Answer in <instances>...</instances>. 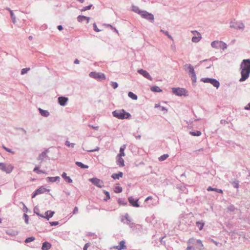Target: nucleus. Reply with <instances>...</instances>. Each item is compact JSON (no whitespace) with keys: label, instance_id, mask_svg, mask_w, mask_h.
I'll use <instances>...</instances> for the list:
<instances>
[{"label":"nucleus","instance_id":"nucleus-1","mask_svg":"<svg viewBox=\"0 0 250 250\" xmlns=\"http://www.w3.org/2000/svg\"><path fill=\"white\" fill-rule=\"evenodd\" d=\"M241 78L240 82H243L247 80L250 74V60H244L240 65Z\"/></svg>","mask_w":250,"mask_h":250},{"label":"nucleus","instance_id":"nucleus-2","mask_svg":"<svg viewBox=\"0 0 250 250\" xmlns=\"http://www.w3.org/2000/svg\"><path fill=\"white\" fill-rule=\"evenodd\" d=\"M113 115L119 119H127L131 117L130 113L125 112L124 109L116 110L112 112Z\"/></svg>","mask_w":250,"mask_h":250},{"label":"nucleus","instance_id":"nucleus-3","mask_svg":"<svg viewBox=\"0 0 250 250\" xmlns=\"http://www.w3.org/2000/svg\"><path fill=\"white\" fill-rule=\"evenodd\" d=\"M13 168V167L11 164L0 163V169L7 173H11Z\"/></svg>","mask_w":250,"mask_h":250},{"label":"nucleus","instance_id":"nucleus-4","mask_svg":"<svg viewBox=\"0 0 250 250\" xmlns=\"http://www.w3.org/2000/svg\"><path fill=\"white\" fill-rule=\"evenodd\" d=\"M172 92L177 96H186L187 95V91L185 89L182 88H172Z\"/></svg>","mask_w":250,"mask_h":250},{"label":"nucleus","instance_id":"nucleus-5","mask_svg":"<svg viewBox=\"0 0 250 250\" xmlns=\"http://www.w3.org/2000/svg\"><path fill=\"white\" fill-rule=\"evenodd\" d=\"M89 76L91 78L97 79L99 81H102L105 79V77L104 74L96 72H91L89 74Z\"/></svg>","mask_w":250,"mask_h":250},{"label":"nucleus","instance_id":"nucleus-6","mask_svg":"<svg viewBox=\"0 0 250 250\" xmlns=\"http://www.w3.org/2000/svg\"><path fill=\"white\" fill-rule=\"evenodd\" d=\"M202 81L204 82V83H209L216 88H218L220 85V83L218 82V81L213 79L204 78L202 79Z\"/></svg>","mask_w":250,"mask_h":250},{"label":"nucleus","instance_id":"nucleus-7","mask_svg":"<svg viewBox=\"0 0 250 250\" xmlns=\"http://www.w3.org/2000/svg\"><path fill=\"white\" fill-rule=\"evenodd\" d=\"M93 184L99 188H102L104 186V183L102 180L98 178H91L89 180Z\"/></svg>","mask_w":250,"mask_h":250},{"label":"nucleus","instance_id":"nucleus-8","mask_svg":"<svg viewBox=\"0 0 250 250\" xmlns=\"http://www.w3.org/2000/svg\"><path fill=\"white\" fill-rule=\"evenodd\" d=\"M139 14L142 17L145 18L147 20L153 21L154 16L152 14L149 13L146 11H142L139 12Z\"/></svg>","mask_w":250,"mask_h":250},{"label":"nucleus","instance_id":"nucleus-9","mask_svg":"<svg viewBox=\"0 0 250 250\" xmlns=\"http://www.w3.org/2000/svg\"><path fill=\"white\" fill-rule=\"evenodd\" d=\"M230 27L235 29H243L244 25L241 22L234 21L230 22Z\"/></svg>","mask_w":250,"mask_h":250},{"label":"nucleus","instance_id":"nucleus-10","mask_svg":"<svg viewBox=\"0 0 250 250\" xmlns=\"http://www.w3.org/2000/svg\"><path fill=\"white\" fill-rule=\"evenodd\" d=\"M54 213L55 212L54 211L48 210L45 212V216H44L42 214H41L38 212H36L37 215L40 216L41 217L46 218L47 220H48L50 218H51L53 216Z\"/></svg>","mask_w":250,"mask_h":250},{"label":"nucleus","instance_id":"nucleus-11","mask_svg":"<svg viewBox=\"0 0 250 250\" xmlns=\"http://www.w3.org/2000/svg\"><path fill=\"white\" fill-rule=\"evenodd\" d=\"M192 32L194 35L192 38V41L194 42H199L201 39V34L196 31H194Z\"/></svg>","mask_w":250,"mask_h":250},{"label":"nucleus","instance_id":"nucleus-12","mask_svg":"<svg viewBox=\"0 0 250 250\" xmlns=\"http://www.w3.org/2000/svg\"><path fill=\"white\" fill-rule=\"evenodd\" d=\"M138 72L142 75L144 77L146 78L151 81L152 80V77L150 76L149 74L146 70L143 69H139L138 70Z\"/></svg>","mask_w":250,"mask_h":250},{"label":"nucleus","instance_id":"nucleus-13","mask_svg":"<svg viewBox=\"0 0 250 250\" xmlns=\"http://www.w3.org/2000/svg\"><path fill=\"white\" fill-rule=\"evenodd\" d=\"M128 201L130 204L133 207H139V205L138 204V199H135L132 197H130L128 198Z\"/></svg>","mask_w":250,"mask_h":250},{"label":"nucleus","instance_id":"nucleus-14","mask_svg":"<svg viewBox=\"0 0 250 250\" xmlns=\"http://www.w3.org/2000/svg\"><path fill=\"white\" fill-rule=\"evenodd\" d=\"M68 98L64 97H60L58 98V102L61 105L64 106L68 101Z\"/></svg>","mask_w":250,"mask_h":250},{"label":"nucleus","instance_id":"nucleus-15","mask_svg":"<svg viewBox=\"0 0 250 250\" xmlns=\"http://www.w3.org/2000/svg\"><path fill=\"white\" fill-rule=\"evenodd\" d=\"M77 20L79 22H83L84 21H86V22L88 23L89 22L90 18L84 16H79L77 18Z\"/></svg>","mask_w":250,"mask_h":250},{"label":"nucleus","instance_id":"nucleus-16","mask_svg":"<svg viewBox=\"0 0 250 250\" xmlns=\"http://www.w3.org/2000/svg\"><path fill=\"white\" fill-rule=\"evenodd\" d=\"M123 176V173L122 172H119L118 173H113L111 175V177L115 180L120 179L121 178H122Z\"/></svg>","mask_w":250,"mask_h":250},{"label":"nucleus","instance_id":"nucleus-17","mask_svg":"<svg viewBox=\"0 0 250 250\" xmlns=\"http://www.w3.org/2000/svg\"><path fill=\"white\" fill-rule=\"evenodd\" d=\"M223 44V42L219 41H214L211 43V46L213 48H218Z\"/></svg>","mask_w":250,"mask_h":250},{"label":"nucleus","instance_id":"nucleus-18","mask_svg":"<svg viewBox=\"0 0 250 250\" xmlns=\"http://www.w3.org/2000/svg\"><path fill=\"white\" fill-rule=\"evenodd\" d=\"M51 247V245L47 242H45L42 244V250H48Z\"/></svg>","mask_w":250,"mask_h":250},{"label":"nucleus","instance_id":"nucleus-19","mask_svg":"<svg viewBox=\"0 0 250 250\" xmlns=\"http://www.w3.org/2000/svg\"><path fill=\"white\" fill-rule=\"evenodd\" d=\"M62 177L66 182L69 183L72 182V180L70 178V177L67 176V174L65 172H63L62 173Z\"/></svg>","mask_w":250,"mask_h":250},{"label":"nucleus","instance_id":"nucleus-20","mask_svg":"<svg viewBox=\"0 0 250 250\" xmlns=\"http://www.w3.org/2000/svg\"><path fill=\"white\" fill-rule=\"evenodd\" d=\"M122 188L120 187L119 184H117L113 188V190L116 193H120L122 191Z\"/></svg>","mask_w":250,"mask_h":250},{"label":"nucleus","instance_id":"nucleus-21","mask_svg":"<svg viewBox=\"0 0 250 250\" xmlns=\"http://www.w3.org/2000/svg\"><path fill=\"white\" fill-rule=\"evenodd\" d=\"M117 164L120 167H123L125 166L124 160L122 158V157L118 156Z\"/></svg>","mask_w":250,"mask_h":250},{"label":"nucleus","instance_id":"nucleus-22","mask_svg":"<svg viewBox=\"0 0 250 250\" xmlns=\"http://www.w3.org/2000/svg\"><path fill=\"white\" fill-rule=\"evenodd\" d=\"M44 190V188H40L38 189L34 194L33 195L32 198H34L37 194H41L43 193V191Z\"/></svg>","mask_w":250,"mask_h":250},{"label":"nucleus","instance_id":"nucleus-23","mask_svg":"<svg viewBox=\"0 0 250 250\" xmlns=\"http://www.w3.org/2000/svg\"><path fill=\"white\" fill-rule=\"evenodd\" d=\"M39 110L40 111V113L42 116L44 117H47L49 116V113L47 111L44 110L41 108H39Z\"/></svg>","mask_w":250,"mask_h":250},{"label":"nucleus","instance_id":"nucleus-24","mask_svg":"<svg viewBox=\"0 0 250 250\" xmlns=\"http://www.w3.org/2000/svg\"><path fill=\"white\" fill-rule=\"evenodd\" d=\"M49 182H54L60 179V177L56 176V177H48L47 178Z\"/></svg>","mask_w":250,"mask_h":250},{"label":"nucleus","instance_id":"nucleus-25","mask_svg":"<svg viewBox=\"0 0 250 250\" xmlns=\"http://www.w3.org/2000/svg\"><path fill=\"white\" fill-rule=\"evenodd\" d=\"M151 90L156 92H161L162 91V89L157 86H154L151 87Z\"/></svg>","mask_w":250,"mask_h":250},{"label":"nucleus","instance_id":"nucleus-26","mask_svg":"<svg viewBox=\"0 0 250 250\" xmlns=\"http://www.w3.org/2000/svg\"><path fill=\"white\" fill-rule=\"evenodd\" d=\"M125 146H122L120 148V153H119V154L118 155V156L123 157V156H125V153L124 152V150H125Z\"/></svg>","mask_w":250,"mask_h":250},{"label":"nucleus","instance_id":"nucleus-27","mask_svg":"<svg viewBox=\"0 0 250 250\" xmlns=\"http://www.w3.org/2000/svg\"><path fill=\"white\" fill-rule=\"evenodd\" d=\"M207 190L208 191H216V192H218L221 193H223V191H222V189H217V188H212L211 187H209L208 188Z\"/></svg>","mask_w":250,"mask_h":250},{"label":"nucleus","instance_id":"nucleus-28","mask_svg":"<svg viewBox=\"0 0 250 250\" xmlns=\"http://www.w3.org/2000/svg\"><path fill=\"white\" fill-rule=\"evenodd\" d=\"M188 69L189 70V73L191 74L192 75V76L195 78V74L194 72L193 67L191 65H189L188 66Z\"/></svg>","mask_w":250,"mask_h":250},{"label":"nucleus","instance_id":"nucleus-29","mask_svg":"<svg viewBox=\"0 0 250 250\" xmlns=\"http://www.w3.org/2000/svg\"><path fill=\"white\" fill-rule=\"evenodd\" d=\"M47 156L46 152H42L38 157L39 160L42 161Z\"/></svg>","mask_w":250,"mask_h":250},{"label":"nucleus","instance_id":"nucleus-30","mask_svg":"<svg viewBox=\"0 0 250 250\" xmlns=\"http://www.w3.org/2000/svg\"><path fill=\"white\" fill-rule=\"evenodd\" d=\"M128 96L129 97H130L132 99L135 100H137V98H138L137 96L136 95H135V94H134L132 92H129L128 93Z\"/></svg>","mask_w":250,"mask_h":250},{"label":"nucleus","instance_id":"nucleus-31","mask_svg":"<svg viewBox=\"0 0 250 250\" xmlns=\"http://www.w3.org/2000/svg\"><path fill=\"white\" fill-rule=\"evenodd\" d=\"M76 164L79 167H80L82 168H87L88 167V166L87 165H85L83 164L81 162H77L76 163Z\"/></svg>","mask_w":250,"mask_h":250},{"label":"nucleus","instance_id":"nucleus-32","mask_svg":"<svg viewBox=\"0 0 250 250\" xmlns=\"http://www.w3.org/2000/svg\"><path fill=\"white\" fill-rule=\"evenodd\" d=\"M190 134L194 136H199L201 135V132L200 131H190Z\"/></svg>","mask_w":250,"mask_h":250},{"label":"nucleus","instance_id":"nucleus-33","mask_svg":"<svg viewBox=\"0 0 250 250\" xmlns=\"http://www.w3.org/2000/svg\"><path fill=\"white\" fill-rule=\"evenodd\" d=\"M168 155L167 154H164L161 156L160 157H159L158 159L160 161H163L166 160L168 157Z\"/></svg>","mask_w":250,"mask_h":250},{"label":"nucleus","instance_id":"nucleus-34","mask_svg":"<svg viewBox=\"0 0 250 250\" xmlns=\"http://www.w3.org/2000/svg\"><path fill=\"white\" fill-rule=\"evenodd\" d=\"M196 224V226L199 228L200 230L202 229L204 226V223L203 222H200V221L197 222Z\"/></svg>","mask_w":250,"mask_h":250},{"label":"nucleus","instance_id":"nucleus-35","mask_svg":"<svg viewBox=\"0 0 250 250\" xmlns=\"http://www.w3.org/2000/svg\"><path fill=\"white\" fill-rule=\"evenodd\" d=\"M33 171L38 174L44 173V171L40 170L39 167H36L34 168Z\"/></svg>","mask_w":250,"mask_h":250},{"label":"nucleus","instance_id":"nucleus-36","mask_svg":"<svg viewBox=\"0 0 250 250\" xmlns=\"http://www.w3.org/2000/svg\"><path fill=\"white\" fill-rule=\"evenodd\" d=\"M65 145L68 147H74L75 144L74 143H71L69 141H66L65 142Z\"/></svg>","mask_w":250,"mask_h":250},{"label":"nucleus","instance_id":"nucleus-37","mask_svg":"<svg viewBox=\"0 0 250 250\" xmlns=\"http://www.w3.org/2000/svg\"><path fill=\"white\" fill-rule=\"evenodd\" d=\"M126 247L125 246V243L124 241H122L120 242V248L119 250L125 249Z\"/></svg>","mask_w":250,"mask_h":250},{"label":"nucleus","instance_id":"nucleus-38","mask_svg":"<svg viewBox=\"0 0 250 250\" xmlns=\"http://www.w3.org/2000/svg\"><path fill=\"white\" fill-rule=\"evenodd\" d=\"M35 239V238L34 237H28L25 239V242L26 243L31 242L34 241Z\"/></svg>","mask_w":250,"mask_h":250},{"label":"nucleus","instance_id":"nucleus-39","mask_svg":"<svg viewBox=\"0 0 250 250\" xmlns=\"http://www.w3.org/2000/svg\"><path fill=\"white\" fill-rule=\"evenodd\" d=\"M197 242L199 244V250H203L204 248V245L202 244V241L200 240H197Z\"/></svg>","mask_w":250,"mask_h":250},{"label":"nucleus","instance_id":"nucleus-40","mask_svg":"<svg viewBox=\"0 0 250 250\" xmlns=\"http://www.w3.org/2000/svg\"><path fill=\"white\" fill-rule=\"evenodd\" d=\"M92 6V4H90L87 6L84 7L83 9H82L81 11H85L87 10H89L91 8Z\"/></svg>","mask_w":250,"mask_h":250},{"label":"nucleus","instance_id":"nucleus-41","mask_svg":"<svg viewBox=\"0 0 250 250\" xmlns=\"http://www.w3.org/2000/svg\"><path fill=\"white\" fill-rule=\"evenodd\" d=\"M30 70V68H23L22 70H21V74L22 75H23L25 73H26L29 70Z\"/></svg>","mask_w":250,"mask_h":250},{"label":"nucleus","instance_id":"nucleus-42","mask_svg":"<svg viewBox=\"0 0 250 250\" xmlns=\"http://www.w3.org/2000/svg\"><path fill=\"white\" fill-rule=\"evenodd\" d=\"M10 14H11V18H12V21H13V22H15V21H16V18L14 16V13L12 11L10 10Z\"/></svg>","mask_w":250,"mask_h":250},{"label":"nucleus","instance_id":"nucleus-43","mask_svg":"<svg viewBox=\"0 0 250 250\" xmlns=\"http://www.w3.org/2000/svg\"><path fill=\"white\" fill-rule=\"evenodd\" d=\"M23 216L26 224H28V216L26 214H24Z\"/></svg>","mask_w":250,"mask_h":250},{"label":"nucleus","instance_id":"nucleus-44","mask_svg":"<svg viewBox=\"0 0 250 250\" xmlns=\"http://www.w3.org/2000/svg\"><path fill=\"white\" fill-rule=\"evenodd\" d=\"M90 244L89 243L85 244L83 247V250H87V249L90 246Z\"/></svg>","mask_w":250,"mask_h":250},{"label":"nucleus","instance_id":"nucleus-45","mask_svg":"<svg viewBox=\"0 0 250 250\" xmlns=\"http://www.w3.org/2000/svg\"><path fill=\"white\" fill-rule=\"evenodd\" d=\"M93 27H94V31H95L96 32H99L100 31H101V30H100L97 27V25L96 24V23H94L93 24Z\"/></svg>","mask_w":250,"mask_h":250},{"label":"nucleus","instance_id":"nucleus-46","mask_svg":"<svg viewBox=\"0 0 250 250\" xmlns=\"http://www.w3.org/2000/svg\"><path fill=\"white\" fill-rule=\"evenodd\" d=\"M111 85L114 89H115L118 87V84L116 82L112 83Z\"/></svg>","mask_w":250,"mask_h":250},{"label":"nucleus","instance_id":"nucleus-47","mask_svg":"<svg viewBox=\"0 0 250 250\" xmlns=\"http://www.w3.org/2000/svg\"><path fill=\"white\" fill-rule=\"evenodd\" d=\"M133 10L135 11L136 13H138L139 14L140 12H141L140 10H139V9L136 7H134Z\"/></svg>","mask_w":250,"mask_h":250},{"label":"nucleus","instance_id":"nucleus-48","mask_svg":"<svg viewBox=\"0 0 250 250\" xmlns=\"http://www.w3.org/2000/svg\"><path fill=\"white\" fill-rule=\"evenodd\" d=\"M3 148L6 150L7 151V152H10V153H14V152L12 151L10 149L6 147L5 146H3Z\"/></svg>","mask_w":250,"mask_h":250},{"label":"nucleus","instance_id":"nucleus-49","mask_svg":"<svg viewBox=\"0 0 250 250\" xmlns=\"http://www.w3.org/2000/svg\"><path fill=\"white\" fill-rule=\"evenodd\" d=\"M78 208L77 207H75L73 211V214H76L78 212Z\"/></svg>","mask_w":250,"mask_h":250},{"label":"nucleus","instance_id":"nucleus-50","mask_svg":"<svg viewBox=\"0 0 250 250\" xmlns=\"http://www.w3.org/2000/svg\"><path fill=\"white\" fill-rule=\"evenodd\" d=\"M50 224L51 226H57L59 223L58 222H50Z\"/></svg>","mask_w":250,"mask_h":250},{"label":"nucleus","instance_id":"nucleus-51","mask_svg":"<svg viewBox=\"0 0 250 250\" xmlns=\"http://www.w3.org/2000/svg\"><path fill=\"white\" fill-rule=\"evenodd\" d=\"M194 238H190L188 241V243L189 244H192L194 242Z\"/></svg>","mask_w":250,"mask_h":250},{"label":"nucleus","instance_id":"nucleus-52","mask_svg":"<svg viewBox=\"0 0 250 250\" xmlns=\"http://www.w3.org/2000/svg\"><path fill=\"white\" fill-rule=\"evenodd\" d=\"M99 150V147H97L96 148L94 149H92V150H88L87 151H89V152H93V151H97Z\"/></svg>","mask_w":250,"mask_h":250},{"label":"nucleus","instance_id":"nucleus-53","mask_svg":"<svg viewBox=\"0 0 250 250\" xmlns=\"http://www.w3.org/2000/svg\"><path fill=\"white\" fill-rule=\"evenodd\" d=\"M187 249V250H194V248L191 246H188Z\"/></svg>","mask_w":250,"mask_h":250},{"label":"nucleus","instance_id":"nucleus-54","mask_svg":"<svg viewBox=\"0 0 250 250\" xmlns=\"http://www.w3.org/2000/svg\"><path fill=\"white\" fill-rule=\"evenodd\" d=\"M152 199V197L151 196H149V197H147L146 200H145V201H148L149 200H150V199Z\"/></svg>","mask_w":250,"mask_h":250},{"label":"nucleus","instance_id":"nucleus-55","mask_svg":"<svg viewBox=\"0 0 250 250\" xmlns=\"http://www.w3.org/2000/svg\"><path fill=\"white\" fill-rule=\"evenodd\" d=\"M248 106H246V107H245V109H247V110H248V109H250V103L248 104Z\"/></svg>","mask_w":250,"mask_h":250},{"label":"nucleus","instance_id":"nucleus-56","mask_svg":"<svg viewBox=\"0 0 250 250\" xmlns=\"http://www.w3.org/2000/svg\"><path fill=\"white\" fill-rule=\"evenodd\" d=\"M58 29L60 31H61V30H62V25H59V26H58Z\"/></svg>","mask_w":250,"mask_h":250},{"label":"nucleus","instance_id":"nucleus-57","mask_svg":"<svg viewBox=\"0 0 250 250\" xmlns=\"http://www.w3.org/2000/svg\"><path fill=\"white\" fill-rule=\"evenodd\" d=\"M74 63L75 64H79V61L78 59H76L74 61Z\"/></svg>","mask_w":250,"mask_h":250},{"label":"nucleus","instance_id":"nucleus-58","mask_svg":"<svg viewBox=\"0 0 250 250\" xmlns=\"http://www.w3.org/2000/svg\"><path fill=\"white\" fill-rule=\"evenodd\" d=\"M105 194L106 195L107 197L109 198V193L108 191H106L105 192Z\"/></svg>","mask_w":250,"mask_h":250},{"label":"nucleus","instance_id":"nucleus-59","mask_svg":"<svg viewBox=\"0 0 250 250\" xmlns=\"http://www.w3.org/2000/svg\"><path fill=\"white\" fill-rule=\"evenodd\" d=\"M165 33L168 36L169 38L171 39V37L168 35V32L167 31L165 32Z\"/></svg>","mask_w":250,"mask_h":250},{"label":"nucleus","instance_id":"nucleus-60","mask_svg":"<svg viewBox=\"0 0 250 250\" xmlns=\"http://www.w3.org/2000/svg\"><path fill=\"white\" fill-rule=\"evenodd\" d=\"M212 241L217 246L218 244V243L216 242V241H214V240H212Z\"/></svg>","mask_w":250,"mask_h":250},{"label":"nucleus","instance_id":"nucleus-61","mask_svg":"<svg viewBox=\"0 0 250 250\" xmlns=\"http://www.w3.org/2000/svg\"><path fill=\"white\" fill-rule=\"evenodd\" d=\"M236 188H238L239 187V185L238 183L236 184V185L234 186Z\"/></svg>","mask_w":250,"mask_h":250},{"label":"nucleus","instance_id":"nucleus-62","mask_svg":"<svg viewBox=\"0 0 250 250\" xmlns=\"http://www.w3.org/2000/svg\"><path fill=\"white\" fill-rule=\"evenodd\" d=\"M89 126H91V125H89ZM91 126L94 128V129H97L98 128V126H95V127H94L93 126L91 125Z\"/></svg>","mask_w":250,"mask_h":250},{"label":"nucleus","instance_id":"nucleus-63","mask_svg":"<svg viewBox=\"0 0 250 250\" xmlns=\"http://www.w3.org/2000/svg\"><path fill=\"white\" fill-rule=\"evenodd\" d=\"M23 206H24V209H26V210H27V208H26V206L24 205V204H23Z\"/></svg>","mask_w":250,"mask_h":250},{"label":"nucleus","instance_id":"nucleus-64","mask_svg":"<svg viewBox=\"0 0 250 250\" xmlns=\"http://www.w3.org/2000/svg\"><path fill=\"white\" fill-rule=\"evenodd\" d=\"M23 206H24V209H26V210H27V208H26V206L24 205V204H23Z\"/></svg>","mask_w":250,"mask_h":250}]
</instances>
